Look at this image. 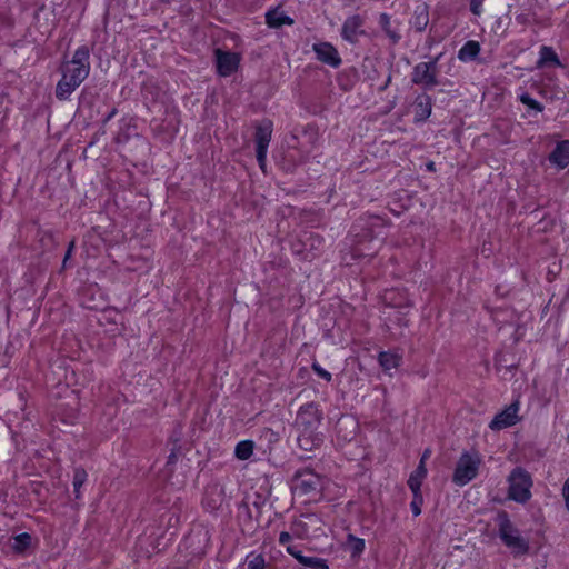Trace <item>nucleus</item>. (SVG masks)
<instances>
[{
    "mask_svg": "<svg viewBox=\"0 0 569 569\" xmlns=\"http://www.w3.org/2000/svg\"><path fill=\"white\" fill-rule=\"evenodd\" d=\"M90 49L88 46H80L73 53L72 59L64 61L60 68L61 79L56 87V97L60 101L68 100L78 87L90 73Z\"/></svg>",
    "mask_w": 569,
    "mask_h": 569,
    "instance_id": "nucleus-1",
    "label": "nucleus"
},
{
    "mask_svg": "<svg viewBox=\"0 0 569 569\" xmlns=\"http://www.w3.org/2000/svg\"><path fill=\"white\" fill-rule=\"evenodd\" d=\"M322 421V411L316 402H308L300 407L296 425L299 431L297 441L300 449L311 451L323 442V435L318 431Z\"/></svg>",
    "mask_w": 569,
    "mask_h": 569,
    "instance_id": "nucleus-2",
    "label": "nucleus"
},
{
    "mask_svg": "<svg viewBox=\"0 0 569 569\" xmlns=\"http://www.w3.org/2000/svg\"><path fill=\"white\" fill-rule=\"evenodd\" d=\"M495 521L498 527L499 538L515 557L529 552V541L520 535L519 529L511 522L507 511L500 510Z\"/></svg>",
    "mask_w": 569,
    "mask_h": 569,
    "instance_id": "nucleus-3",
    "label": "nucleus"
},
{
    "mask_svg": "<svg viewBox=\"0 0 569 569\" xmlns=\"http://www.w3.org/2000/svg\"><path fill=\"white\" fill-rule=\"evenodd\" d=\"M441 56L442 53L432 58L430 61L419 62L412 69L411 82L419 86L423 92L441 84V80L438 78V62Z\"/></svg>",
    "mask_w": 569,
    "mask_h": 569,
    "instance_id": "nucleus-4",
    "label": "nucleus"
},
{
    "mask_svg": "<svg viewBox=\"0 0 569 569\" xmlns=\"http://www.w3.org/2000/svg\"><path fill=\"white\" fill-rule=\"evenodd\" d=\"M509 489L508 497L518 502L526 503L531 498L530 488L532 480L527 470L516 467L508 477Z\"/></svg>",
    "mask_w": 569,
    "mask_h": 569,
    "instance_id": "nucleus-5",
    "label": "nucleus"
},
{
    "mask_svg": "<svg viewBox=\"0 0 569 569\" xmlns=\"http://www.w3.org/2000/svg\"><path fill=\"white\" fill-rule=\"evenodd\" d=\"M481 459L477 452H463L453 471L452 482L457 486H466L478 476Z\"/></svg>",
    "mask_w": 569,
    "mask_h": 569,
    "instance_id": "nucleus-6",
    "label": "nucleus"
},
{
    "mask_svg": "<svg viewBox=\"0 0 569 569\" xmlns=\"http://www.w3.org/2000/svg\"><path fill=\"white\" fill-rule=\"evenodd\" d=\"M322 520L317 513H302L290 525L292 535L298 539L317 537L322 531Z\"/></svg>",
    "mask_w": 569,
    "mask_h": 569,
    "instance_id": "nucleus-7",
    "label": "nucleus"
},
{
    "mask_svg": "<svg viewBox=\"0 0 569 569\" xmlns=\"http://www.w3.org/2000/svg\"><path fill=\"white\" fill-rule=\"evenodd\" d=\"M293 488L300 495H316L322 490V478L311 469L297 470L293 476Z\"/></svg>",
    "mask_w": 569,
    "mask_h": 569,
    "instance_id": "nucleus-8",
    "label": "nucleus"
},
{
    "mask_svg": "<svg viewBox=\"0 0 569 569\" xmlns=\"http://www.w3.org/2000/svg\"><path fill=\"white\" fill-rule=\"evenodd\" d=\"M38 543L39 540L36 536L22 532L10 537L7 547L16 556L28 557L37 550Z\"/></svg>",
    "mask_w": 569,
    "mask_h": 569,
    "instance_id": "nucleus-9",
    "label": "nucleus"
},
{
    "mask_svg": "<svg viewBox=\"0 0 569 569\" xmlns=\"http://www.w3.org/2000/svg\"><path fill=\"white\" fill-rule=\"evenodd\" d=\"M217 73L220 77H229L239 68L241 57L237 52L224 51L220 48L214 50Z\"/></svg>",
    "mask_w": 569,
    "mask_h": 569,
    "instance_id": "nucleus-10",
    "label": "nucleus"
},
{
    "mask_svg": "<svg viewBox=\"0 0 569 569\" xmlns=\"http://www.w3.org/2000/svg\"><path fill=\"white\" fill-rule=\"evenodd\" d=\"M520 402L519 400H515L493 417L489 423V428L493 431H499L515 426L520 421V417L518 416Z\"/></svg>",
    "mask_w": 569,
    "mask_h": 569,
    "instance_id": "nucleus-11",
    "label": "nucleus"
},
{
    "mask_svg": "<svg viewBox=\"0 0 569 569\" xmlns=\"http://www.w3.org/2000/svg\"><path fill=\"white\" fill-rule=\"evenodd\" d=\"M312 50L316 54L317 60L328 64L329 67L337 69L341 66L342 59L338 50L327 41H321L312 44Z\"/></svg>",
    "mask_w": 569,
    "mask_h": 569,
    "instance_id": "nucleus-12",
    "label": "nucleus"
},
{
    "mask_svg": "<svg viewBox=\"0 0 569 569\" xmlns=\"http://www.w3.org/2000/svg\"><path fill=\"white\" fill-rule=\"evenodd\" d=\"M378 23L392 46H396L401 41L402 36L400 32V21L392 20L388 13L382 12L379 14Z\"/></svg>",
    "mask_w": 569,
    "mask_h": 569,
    "instance_id": "nucleus-13",
    "label": "nucleus"
},
{
    "mask_svg": "<svg viewBox=\"0 0 569 569\" xmlns=\"http://www.w3.org/2000/svg\"><path fill=\"white\" fill-rule=\"evenodd\" d=\"M363 24V19L359 14H353L348 17L341 28V37L343 40L349 43H357L359 36L363 34L365 31L361 30Z\"/></svg>",
    "mask_w": 569,
    "mask_h": 569,
    "instance_id": "nucleus-14",
    "label": "nucleus"
},
{
    "mask_svg": "<svg viewBox=\"0 0 569 569\" xmlns=\"http://www.w3.org/2000/svg\"><path fill=\"white\" fill-rule=\"evenodd\" d=\"M272 126L271 120L263 119L254 127L256 150H268L272 134Z\"/></svg>",
    "mask_w": 569,
    "mask_h": 569,
    "instance_id": "nucleus-15",
    "label": "nucleus"
},
{
    "mask_svg": "<svg viewBox=\"0 0 569 569\" xmlns=\"http://www.w3.org/2000/svg\"><path fill=\"white\" fill-rule=\"evenodd\" d=\"M549 162L558 169H565L569 166V140L557 142L548 157Z\"/></svg>",
    "mask_w": 569,
    "mask_h": 569,
    "instance_id": "nucleus-16",
    "label": "nucleus"
},
{
    "mask_svg": "<svg viewBox=\"0 0 569 569\" xmlns=\"http://www.w3.org/2000/svg\"><path fill=\"white\" fill-rule=\"evenodd\" d=\"M287 552L290 556H292L303 567L311 569H329L326 559L303 556L302 552L298 550L296 546H288Z\"/></svg>",
    "mask_w": 569,
    "mask_h": 569,
    "instance_id": "nucleus-17",
    "label": "nucleus"
},
{
    "mask_svg": "<svg viewBox=\"0 0 569 569\" xmlns=\"http://www.w3.org/2000/svg\"><path fill=\"white\" fill-rule=\"evenodd\" d=\"M432 111V98L427 93L422 92L415 99V121H426Z\"/></svg>",
    "mask_w": 569,
    "mask_h": 569,
    "instance_id": "nucleus-18",
    "label": "nucleus"
},
{
    "mask_svg": "<svg viewBox=\"0 0 569 569\" xmlns=\"http://www.w3.org/2000/svg\"><path fill=\"white\" fill-rule=\"evenodd\" d=\"M538 67H562L556 51L548 46H542L539 51Z\"/></svg>",
    "mask_w": 569,
    "mask_h": 569,
    "instance_id": "nucleus-19",
    "label": "nucleus"
},
{
    "mask_svg": "<svg viewBox=\"0 0 569 569\" xmlns=\"http://www.w3.org/2000/svg\"><path fill=\"white\" fill-rule=\"evenodd\" d=\"M427 467L418 465L417 468L410 473L409 479L407 481L409 489L411 491L421 492V485L423 480L427 478Z\"/></svg>",
    "mask_w": 569,
    "mask_h": 569,
    "instance_id": "nucleus-20",
    "label": "nucleus"
},
{
    "mask_svg": "<svg viewBox=\"0 0 569 569\" xmlns=\"http://www.w3.org/2000/svg\"><path fill=\"white\" fill-rule=\"evenodd\" d=\"M266 22L270 28H280L284 24H293V19L278 10H270L266 13Z\"/></svg>",
    "mask_w": 569,
    "mask_h": 569,
    "instance_id": "nucleus-21",
    "label": "nucleus"
},
{
    "mask_svg": "<svg viewBox=\"0 0 569 569\" xmlns=\"http://www.w3.org/2000/svg\"><path fill=\"white\" fill-rule=\"evenodd\" d=\"M429 23V12L427 6H419L413 12L411 26L417 32H422Z\"/></svg>",
    "mask_w": 569,
    "mask_h": 569,
    "instance_id": "nucleus-22",
    "label": "nucleus"
},
{
    "mask_svg": "<svg viewBox=\"0 0 569 569\" xmlns=\"http://www.w3.org/2000/svg\"><path fill=\"white\" fill-rule=\"evenodd\" d=\"M378 360L382 369L385 371H389L391 369H397L400 366L402 357L396 352L381 351L378 356Z\"/></svg>",
    "mask_w": 569,
    "mask_h": 569,
    "instance_id": "nucleus-23",
    "label": "nucleus"
},
{
    "mask_svg": "<svg viewBox=\"0 0 569 569\" xmlns=\"http://www.w3.org/2000/svg\"><path fill=\"white\" fill-rule=\"evenodd\" d=\"M480 52V44L478 41H467L458 51V59L461 61H472Z\"/></svg>",
    "mask_w": 569,
    "mask_h": 569,
    "instance_id": "nucleus-24",
    "label": "nucleus"
},
{
    "mask_svg": "<svg viewBox=\"0 0 569 569\" xmlns=\"http://www.w3.org/2000/svg\"><path fill=\"white\" fill-rule=\"evenodd\" d=\"M217 490H218L217 487H213V488L207 489V491L204 493V497L202 499V506L208 511L217 510L222 502V498H221L220 493H217L216 497H213Z\"/></svg>",
    "mask_w": 569,
    "mask_h": 569,
    "instance_id": "nucleus-25",
    "label": "nucleus"
},
{
    "mask_svg": "<svg viewBox=\"0 0 569 569\" xmlns=\"http://www.w3.org/2000/svg\"><path fill=\"white\" fill-rule=\"evenodd\" d=\"M88 475L87 471L78 467L73 470V478H72V486H73V493L74 498L79 499L81 497L80 489L83 486V483L87 481Z\"/></svg>",
    "mask_w": 569,
    "mask_h": 569,
    "instance_id": "nucleus-26",
    "label": "nucleus"
},
{
    "mask_svg": "<svg viewBox=\"0 0 569 569\" xmlns=\"http://www.w3.org/2000/svg\"><path fill=\"white\" fill-rule=\"evenodd\" d=\"M254 442L252 440H243L237 443L234 455L240 460L249 459L253 453Z\"/></svg>",
    "mask_w": 569,
    "mask_h": 569,
    "instance_id": "nucleus-27",
    "label": "nucleus"
},
{
    "mask_svg": "<svg viewBox=\"0 0 569 569\" xmlns=\"http://www.w3.org/2000/svg\"><path fill=\"white\" fill-rule=\"evenodd\" d=\"M519 100L527 106L529 109L536 111V112H542L543 111V104L533 99L528 92H523L519 96Z\"/></svg>",
    "mask_w": 569,
    "mask_h": 569,
    "instance_id": "nucleus-28",
    "label": "nucleus"
},
{
    "mask_svg": "<svg viewBox=\"0 0 569 569\" xmlns=\"http://www.w3.org/2000/svg\"><path fill=\"white\" fill-rule=\"evenodd\" d=\"M247 569H266V559L262 555L250 553L247 557Z\"/></svg>",
    "mask_w": 569,
    "mask_h": 569,
    "instance_id": "nucleus-29",
    "label": "nucleus"
},
{
    "mask_svg": "<svg viewBox=\"0 0 569 569\" xmlns=\"http://www.w3.org/2000/svg\"><path fill=\"white\" fill-rule=\"evenodd\" d=\"M348 543L351 549V553L353 557L359 556L365 550V540L361 538H357L352 535L348 536Z\"/></svg>",
    "mask_w": 569,
    "mask_h": 569,
    "instance_id": "nucleus-30",
    "label": "nucleus"
},
{
    "mask_svg": "<svg viewBox=\"0 0 569 569\" xmlns=\"http://www.w3.org/2000/svg\"><path fill=\"white\" fill-rule=\"evenodd\" d=\"M412 492V501L410 503L411 511L415 517L419 516L421 513V506L423 503V497L422 492Z\"/></svg>",
    "mask_w": 569,
    "mask_h": 569,
    "instance_id": "nucleus-31",
    "label": "nucleus"
},
{
    "mask_svg": "<svg viewBox=\"0 0 569 569\" xmlns=\"http://www.w3.org/2000/svg\"><path fill=\"white\" fill-rule=\"evenodd\" d=\"M311 369L313 370V372H315L318 377H320V378L325 379V380H326V381H328V382H330V381H331V379H332L331 373H330L329 371H327L326 369H323V368H322L318 362H316V361H315V362L311 365Z\"/></svg>",
    "mask_w": 569,
    "mask_h": 569,
    "instance_id": "nucleus-32",
    "label": "nucleus"
},
{
    "mask_svg": "<svg viewBox=\"0 0 569 569\" xmlns=\"http://www.w3.org/2000/svg\"><path fill=\"white\" fill-rule=\"evenodd\" d=\"M292 537H295V536L292 535L291 530H290V531H282V532H280V535H279V543H280L281 546L286 547V548H287L288 546H292V545L290 543V541H291Z\"/></svg>",
    "mask_w": 569,
    "mask_h": 569,
    "instance_id": "nucleus-33",
    "label": "nucleus"
},
{
    "mask_svg": "<svg viewBox=\"0 0 569 569\" xmlns=\"http://www.w3.org/2000/svg\"><path fill=\"white\" fill-rule=\"evenodd\" d=\"M267 152H268V150H262V151L261 150H256L257 161L259 163V167L263 171H264L266 162H267Z\"/></svg>",
    "mask_w": 569,
    "mask_h": 569,
    "instance_id": "nucleus-34",
    "label": "nucleus"
},
{
    "mask_svg": "<svg viewBox=\"0 0 569 569\" xmlns=\"http://www.w3.org/2000/svg\"><path fill=\"white\" fill-rule=\"evenodd\" d=\"M482 2L483 0H470V11L473 14L479 16L481 13Z\"/></svg>",
    "mask_w": 569,
    "mask_h": 569,
    "instance_id": "nucleus-35",
    "label": "nucleus"
},
{
    "mask_svg": "<svg viewBox=\"0 0 569 569\" xmlns=\"http://www.w3.org/2000/svg\"><path fill=\"white\" fill-rule=\"evenodd\" d=\"M367 224L370 227H377L380 224L382 226V224H385V220L382 218H380L379 216H370L368 218Z\"/></svg>",
    "mask_w": 569,
    "mask_h": 569,
    "instance_id": "nucleus-36",
    "label": "nucleus"
},
{
    "mask_svg": "<svg viewBox=\"0 0 569 569\" xmlns=\"http://www.w3.org/2000/svg\"><path fill=\"white\" fill-rule=\"evenodd\" d=\"M562 496H563V499L566 502V508L569 510V477L567 478V480L563 483Z\"/></svg>",
    "mask_w": 569,
    "mask_h": 569,
    "instance_id": "nucleus-37",
    "label": "nucleus"
},
{
    "mask_svg": "<svg viewBox=\"0 0 569 569\" xmlns=\"http://www.w3.org/2000/svg\"><path fill=\"white\" fill-rule=\"evenodd\" d=\"M391 80H392V76H391V72H389V74L387 76L386 81H383V83L379 87L378 91L379 92H383L385 90H387V88L391 83Z\"/></svg>",
    "mask_w": 569,
    "mask_h": 569,
    "instance_id": "nucleus-38",
    "label": "nucleus"
},
{
    "mask_svg": "<svg viewBox=\"0 0 569 569\" xmlns=\"http://www.w3.org/2000/svg\"><path fill=\"white\" fill-rule=\"evenodd\" d=\"M430 455H431V450L426 449L420 458L419 465H422L423 467H426V462L429 459Z\"/></svg>",
    "mask_w": 569,
    "mask_h": 569,
    "instance_id": "nucleus-39",
    "label": "nucleus"
},
{
    "mask_svg": "<svg viewBox=\"0 0 569 569\" xmlns=\"http://www.w3.org/2000/svg\"><path fill=\"white\" fill-rule=\"evenodd\" d=\"M71 254H72V252H70V250H67L64 258H63V262H62L63 268L67 267V261L71 258Z\"/></svg>",
    "mask_w": 569,
    "mask_h": 569,
    "instance_id": "nucleus-40",
    "label": "nucleus"
},
{
    "mask_svg": "<svg viewBox=\"0 0 569 569\" xmlns=\"http://www.w3.org/2000/svg\"><path fill=\"white\" fill-rule=\"evenodd\" d=\"M116 113H117V109H114V108H113V109L108 113V116L106 117V120H104V121L107 122V121L111 120V119L116 116Z\"/></svg>",
    "mask_w": 569,
    "mask_h": 569,
    "instance_id": "nucleus-41",
    "label": "nucleus"
},
{
    "mask_svg": "<svg viewBox=\"0 0 569 569\" xmlns=\"http://www.w3.org/2000/svg\"><path fill=\"white\" fill-rule=\"evenodd\" d=\"M73 248H74V241H71L68 246V249L67 250H70V252L73 251Z\"/></svg>",
    "mask_w": 569,
    "mask_h": 569,
    "instance_id": "nucleus-42",
    "label": "nucleus"
},
{
    "mask_svg": "<svg viewBox=\"0 0 569 569\" xmlns=\"http://www.w3.org/2000/svg\"><path fill=\"white\" fill-rule=\"evenodd\" d=\"M428 169H429V170H431V171H432V170H435V163H433V162H430V163L428 164Z\"/></svg>",
    "mask_w": 569,
    "mask_h": 569,
    "instance_id": "nucleus-43",
    "label": "nucleus"
}]
</instances>
